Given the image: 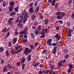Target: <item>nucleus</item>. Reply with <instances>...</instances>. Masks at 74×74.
Instances as JSON below:
<instances>
[{
	"instance_id": "4468645a",
	"label": "nucleus",
	"mask_w": 74,
	"mask_h": 74,
	"mask_svg": "<svg viewBox=\"0 0 74 74\" xmlns=\"http://www.w3.org/2000/svg\"><path fill=\"white\" fill-rule=\"evenodd\" d=\"M16 41H17V38H13L12 40V43L13 44H15L16 43Z\"/></svg>"
},
{
	"instance_id": "6e6552de",
	"label": "nucleus",
	"mask_w": 74,
	"mask_h": 74,
	"mask_svg": "<svg viewBox=\"0 0 74 74\" xmlns=\"http://www.w3.org/2000/svg\"><path fill=\"white\" fill-rule=\"evenodd\" d=\"M27 30H28V29L27 28H25L23 30V32H24V34H27Z\"/></svg>"
},
{
	"instance_id": "680f3d73",
	"label": "nucleus",
	"mask_w": 74,
	"mask_h": 74,
	"mask_svg": "<svg viewBox=\"0 0 74 74\" xmlns=\"http://www.w3.org/2000/svg\"><path fill=\"white\" fill-rule=\"evenodd\" d=\"M15 35H18V32H17V30L16 29H15Z\"/></svg>"
},
{
	"instance_id": "c85d7f7f",
	"label": "nucleus",
	"mask_w": 74,
	"mask_h": 74,
	"mask_svg": "<svg viewBox=\"0 0 74 74\" xmlns=\"http://www.w3.org/2000/svg\"><path fill=\"white\" fill-rule=\"evenodd\" d=\"M14 2L13 1V2H10V5L12 7H14Z\"/></svg>"
},
{
	"instance_id": "58836bf2",
	"label": "nucleus",
	"mask_w": 74,
	"mask_h": 74,
	"mask_svg": "<svg viewBox=\"0 0 74 74\" xmlns=\"http://www.w3.org/2000/svg\"><path fill=\"white\" fill-rule=\"evenodd\" d=\"M71 3H72V0H70L69 2H68V4L69 5H70Z\"/></svg>"
},
{
	"instance_id": "0e129e2a",
	"label": "nucleus",
	"mask_w": 74,
	"mask_h": 74,
	"mask_svg": "<svg viewBox=\"0 0 74 74\" xmlns=\"http://www.w3.org/2000/svg\"><path fill=\"white\" fill-rule=\"evenodd\" d=\"M64 52L65 53H67L68 52V49H65L64 50Z\"/></svg>"
},
{
	"instance_id": "a878e982",
	"label": "nucleus",
	"mask_w": 74,
	"mask_h": 74,
	"mask_svg": "<svg viewBox=\"0 0 74 74\" xmlns=\"http://www.w3.org/2000/svg\"><path fill=\"white\" fill-rule=\"evenodd\" d=\"M55 5V9H56V8H58V7L59 6V4L58 3H56Z\"/></svg>"
},
{
	"instance_id": "e433bc0d",
	"label": "nucleus",
	"mask_w": 74,
	"mask_h": 74,
	"mask_svg": "<svg viewBox=\"0 0 74 74\" xmlns=\"http://www.w3.org/2000/svg\"><path fill=\"white\" fill-rule=\"evenodd\" d=\"M37 3H38V1H36L35 2L34 5H35V6L36 7H37Z\"/></svg>"
},
{
	"instance_id": "e2e57ef3",
	"label": "nucleus",
	"mask_w": 74,
	"mask_h": 74,
	"mask_svg": "<svg viewBox=\"0 0 74 74\" xmlns=\"http://www.w3.org/2000/svg\"><path fill=\"white\" fill-rule=\"evenodd\" d=\"M9 21H14V18H9V19L8 20Z\"/></svg>"
},
{
	"instance_id": "393cba45",
	"label": "nucleus",
	"mask_w": 74,
	"mask_h": 74,
	"mask_svg": "<svg viewBox=\"0 0 74 74\" xmlns=\"http://www.w3.org/2000/svg\"><path fill=\"white\" fill-rule=\"evenodd\" d=\"M29 46L30 47V49H31L33 50V49H34V48H35V47H34V46L33 45H29Z\"/></svg>"
},
{
	"instance_id": "c03bdc74",
	"label": "nucleus",
	"mask_w": 74,
	"mask_h": 74,
	"mask_svg": "<svg viewBox=\"0 0 74 74\" xmlns=\"http://www.w3.org/2000/svg\"><path fill=\"white\" fill-rule=\"evenodd\" d=\"M28 6L30 7H33V3H30L29 5Z\"/></svg>"
},
{
	"instance_id": "a19ab883",
	"label": "nucleus",
	"mask_w": 74,
	"mask_h": 74,
	"mask_svg": "<svg viewBox=\"0 0 74 74\" xmlns=\"http://www.w3.org/2000/svg\"><path fill=\"white\" fill-rule=\"evenodd\" d=\"M15 12H12V13H10V15L12 16H14V15H15Z\"/></svg>"
},
{
	"instance_id": "de8ad7c7",
	"label": "nucleus",
	"mask_w": 74,
	"mask_h": 74,
	"mask_svg": "<svg viewBox=\"0 0 74 74\" xmlns=\"http://www.w3.org/2000/svg\"><path fill=\"white\" fill-rule=\"evenodd\" d=\"M67 36L69 37H71V32H69L67 35Z\"/></svg>"
},
{
	"instance_id": "bf43d9fd",
	"label": "nucleus",
	"mask_w": 74,
	"mask_h": 74,
	"mask_svg": "<svg viewBox=\"0 0 74 74\" xmlns=\"http://www.w3.org/2000/svg\"><path fill=\"white\" fill-rule=\"evenodd\" d=\"M53 47H55L56 46H57V43H54L53 44Z\"/></svg>"
},
{
	"instance_id": "2f4dec72",
	"label": "nucleus",
	"mask_w": 74,
	"mask_h": 74,
	"mask_svg": "<svg viewBox=\"0 0 74 74\" xmlns=\"http://www.w3.org/2000/svg\"><path fill=\"white\" fill-rule=\"evenodd\" d=\"M32 52V50L31 49H28V51L27 52V54L31 53V52Z\"/></svg>"
},
{
	"instance_id": "5701e85b",
	"label": "nucleus",
	"mask_w": 74,
	"mask_h": 74,
	"mask_svg": "<svg viewBox=\"0 0 74 74\" xmlns=\"http://www.w3.org/2000/svg\"><path fill=\"white\" fill-rule=\"evenodd\" d=\"M48 72H49V70H43V73L44 74H47H47L48 73Z\"/></svg>"
},
{
	"instance_id": "13d9d810",
	"label": "nucleus",
	"mask_w": 74,
	"mask_h": 74,
	"mask_svg": "<svg viewBox=\"0 0 74 74\" xmlns=\"http://www.w3.org/2000/svg\"><path fill=\"white\" fill-rule=\"evenodd\" d=\"M45 37V35H42L41 36L40 38H44Z\"/></svg>"
},
{
	"instance_id": "a211bd4d",
	"label": "nucleus",
	"mask_w": 74,
	"mask_h": 74,
	"mask_svg": "<svg viewBox=\"0 0 74 74\" xmlns=\"http://www.w3.org/2000/svg\"><path fill=\"white\" fill-rule=\"evenodd\" d=\"M55 3H56V0H53L51 3L52 6H55Z\"/></svg>"
},
{
	"instance_id": "b1692460",
	"label": "nucleus",
	"mask_w": 74,
	"mask_h": 74,
	"mask_svg": "<svg viewBox=\"0 0 74 74\" xmlns=\"http://www.w3.org/2000/svg\"><path fill=\"white\" fill-rule=\"evenodd\" d=\"M41 29V26L40 25H38L37 28L38 30V31H40Z\"/></svg>"
},
{
	"instance_id": "423d86ee",
	"label": "nucleus",
	"mask_w": 74,
	"mask_h": 74,
	"mask_svg": "<svg viewBox=\"0 0 74 74\" xmlns=\"http://www.w3.org/2000/svg\"><path fill=\"white\" fill-rule=\"evenodd\" d=\"M14 9V6H9L8 7L9 11H10V12H12Z\"/></svg>"
},
{
	"instance_id": "2eb2a0df",
	"label": "nucleus",
	"mask_w": 74,
	"mask_h": 74,
	"mask_svg": "<svg viewBox=\"0 0 74 74\" xmlns=\"http://www.w3.org/2000/svg\"><path fill=\"white\" fill-rule=\"evenodd\" d=\"M32 57V55H31V54L29 55L27 58V60L28 61V62H29L30 60H31V58Z\"/></svg>"
},
{
	"instance_id": "cd10ccee",
	"label": "nucleus",
	"mask_w": 74,
	"mask_h": 74,
	"mask_svg": "<svg viewBox=\"0 0 74 74\" xmlns=\"http://www.w3.org/2000/svg\"><path fill=\"white\" fill-rule=\"evenodd\" d=\"M25 64H23L21 65L22 69L23 70H25Z\"/></svg>"
},
{
	"instance_id": "7ed1b4c3",
	"label": "nucleus",
	"mask_w": 74,
	"mask_h": 74,
	"mask_svg": "<svg viewBox=\"0 0 74 74\" xmlns=\"http://www.w3.org/2000/svg\"><path fill=\"white\" fill-rule=\"evenodd\" d=\"M8 68L9 69H12L13 70H14L15 69V68L14 67H13L12 66L11 64H7V65Z\"/></svg>"
},
{
	"instance_id": "4be33fe9",
	"label": "nucleus",
	"mask_w": 74,
	"mask_h": 74,
	"mask_svg": "<svg viewBox=\"0 0 74 74\" xmlns=\"http://www.w3.org/2000/svg\"><path fill=\"white\" fill-rule=\"evenodd\" d=\"M25 61V58L23 57L21 61V64H22V63H24Z\"/></svg>"
},
{
	"instance_id": "f704fd0d",
	"label": "nucleus",
	"mask_w": 74,
	"mask_h": 74,
	"mask_svg": "<svg viewBox=\"0 0 74 74\" xmlns=\"http://www.w3.org/2000/svg\"><path fill=\"white\" fill-rule=\"evenodd\" d=\"M59 22L61 24H63V21H62L61 20L60 21L58 20V21H56V23H58V22Z\"/></svg>"
},
{
	"instance_id": "a18cd8bd",
	"label": "nucleus",
	"mask_w": 74,
	"mask_h": 74,
	"mask_svg": "<svg viewBox=\"0 0 74 74\" xmlns=\"http://www.w3.org/2000/svg\"><path fill=\"white\" fill-rule=\"evenodd\" d=\"M44 31L43 30H42L41 32L40 33L42 35H44L45 34V32H44Z\"/></svg>"
},
{
	"instance_id": "864d4df0",
	"label": "nucleus",
	"mask_w": 74,
	"mask_h": 74,
	"mask_svg": "<svg viewBox=\"0 0 74 74\" xmlns=\"http://www.w3.org/2000/svg\"><path fill=\"white\" fill-rule=\"evenodd\" d=\"M71 69L69 68L67 71V72L68 73H70L71 72Z\"/></svg>"
},
{
	"instance_id": "20e7f679",
	"label": "nucleus",
	"mask_w": 74,
	"mask_h": 74,
	"mask_svg": "<svg viewBox=\"0 0 74 74\" xmlns=\"http://www.w3.org/2000/svg\"><path fill=\"white\" fill-rule=\"evenodd\" d=\"M58 48V47L57 46H55L53 47V50L52 51V53L53 54H54V55L55 56V54L56 53V49H57V48Z\"/></svg>"
},
{
	"instance_id": "ea45409f",
	"label": "nucleus",
	"mask_w": 74,
	"mask_h": 74,
	"mask_svg": "<svg viewBox=\"0 0 74 74\" xmlns=\"http://www.w3.org/2000/svg\"><path fill=\"white\" fill-rule=\"evenodd\" d=\"M20 19H21V20H23V19H24L23 17V16H22V15L20 16Z\"/></svg>"
},
{
	"instance_id": "f3484780",
	"label": "nucleus",
	"mask_w": 74,
	"mask_h": 74,
	"mask_svg": "<svg viewBox=\"0 0 74 74\" xmlns=\"http://www.w3.org/2000/svg\"><path fill=\"white\" fill-rule=\"evenodd\" d=\"M52 39H49L47 41V44H49V43H51V42H52Z\"/></svg>"
},
{
	"instance_id": "774afa93",
	"label": "nucleus",
	"mask_w": 74,
	"mask_h": 74,
	"mask_svg": "<svg viewBox=\"0 0 74 74\" xmlns=\"http://www.w3.org/2000/svg\"><path fill=\"white\" fill-rule=\"evenodd\" d=\"M43 73V71H40L39 72V74H42Z\"/></svg>"
},
{
	"instance_id": "c756f323",
	"label": "nucleus",
	"mask_w": 74,
	"mask_h": 74,
	"mask_svg": "<svg viewBox=\"0 0 74 74\" xmlns=\"http://www.w3.org/2000/svg\"><path fill=\"white\" fill-rule=\"evenodd\" d=\"M30 35L31 37L32 38H34V34L33 33H30Z\"/></svg>"
},
{
	"instance_id": "8fccbe9b",
	"label": "nucleus",
	"mask_w": 74,
	"mask_h": 74,
	"mask_svg": "<svg viewBox=\"0 0 74 74\" xmlns=\"http://www.w3.org/2000/svg\"><path fill=\"white\" fill-rule=\"evenodd\" d=\"M27 42V39H25L23 40V42L24 43H26V42Z\"/></svg>"
},
{
	"instance_id": "72a5a7b5",
	"label": "nucleus",
	"mask_w": 74,
	"mask_h": 74,
	"mask_svg": "<svg viewBox=\"0 0 74 74\" xmlns=\"http://www.w3.org/2000/svg\"><path fill=\"white\" fill-rule=\"evenodd\" d=\"M10 32H8L7 33V35L6 36V38L10 36Z\"/></svg>"
},
{
	"instance_id": "0eeeda50",
	"label": "nucleus",
	"mask_w": 74,
	"mask_h": 74,
	"mask_svg": "<svg viewBox=\"0 0 74 74\" xmlns=\"http://www.w3.org/2000/svg\"><path fill=\"white\" fill-rule=\"evenodd\" d=\"M8 30H9V29H7V27H5L2 30L1 32H2V33H4V32L5 33L7 32H8Z\"/></svg>"
},
{
	"instance_id": "7c9ffc66",
	"label": "nucleus",
	"mask_w": 74,
	"mask_h": 74,
	"mask_svg": "<svg viewBox=\"0 0 74 74\" xmlns=\"http://www.w3.org/2000/svg\"><path fill=\"white\" fill-rule=\"evenodd\" d=\"M5 54L6 56H7V57H8V56H9V52H8V51H6L5 52Z\"/></svg>"
},
{
	"instance_id": "5fc2aeb1",
	"label": "nucleus",
	"mask_w": 74,
	"mask_h": 74,
	"mask_svg": "<svg viewBox=\"0 0 74 74\" xmlns=\"http://www.w3.org/2000/svg\"><path fill=\"white\" fill-rule=\"evenodd\" d=\"M56 30H59V26H57L56 27Z\"/></svg>"
},
{
	"instance_id": "1a4fd4ad",
	"label": "nucleus",
	"mask_w": 74,
	"mask_h": 74,
	"mask_svg": "<svg viewBox=\"0 0 74 74\" xmlns=\"http://www.w3.org/2000/svg\"><path fill=\"white\" fill-rule=\"evenodd\" d=\"M55 37L56 38H58V41H59V40H60V36H59V34H58L56 35L55 36Z\"/></svg>"
},
{
	"instance_id": "4d7b16f0",
	"label": "nucleus",
	"mask_w": 74,
	"mask_h": 74,
	"mask_svg": "<svg viewBox=\"0 0 74 74\" xmlns=\"http://www.w3.org/2000/svg\"><path fill=\"white\" fill-rule=\"evenodd\" d=\"M38 42L36 43L34 45L35 47H37V46L38 45Z\"/></svg>"
},
{
	"instance_id": "f8f14e48",
	"label": "nucleus",
	"mask_w": 74,
	"mask_h": 74,
	"mask_svg": "<svg viewBox=\"0 0 74 74\" xmlns=\"http://www.w3.org/2000/svg\"><path fill=\"white\" fill-rule=\"evenodd\" d=\"M34 11V10H33V7H32L29 9V12L31 13V14H32V13H33Z\"/></svg>"
},
{
	"instance_id": "9d476101",
	"label": "nucleus",
	"mask_w": 74,
	"mask_h": 74,
	"mask_svg": "<svg viewBox=\"0 0 74 74\" xmlns=\"http://www.w3.org/2000/svg\"><path fill=\"white\" fill-rule=\"evenodd\" d=\"M62 63H63V60H62L58 63L57 66L58 67H61L63 65V64H62Z\"/></svg>"
},
{
	"instance_id": "49530a36",
	"label": "nucleus",
	"mask_w": 74,
	"mask_h": 74,
	"mask_svg": "<svg viewBox=\"0 0 74 74\" xmlns=\"http://www.w3.org/2000/svg\"><path fill=\"white\" fill-rule=\"evenodd\" d=\"M56 44L58 46H60L61 45V42H58Z\"/></svg>"
},
{
	"instance_id": "ddd939ff",
	"label": "nucleus",
	"mask_w": 74,
	"mask_h": 74,
	"mask_svg": "<svg viewBox=\"0 0 74 74\" xmlns=\"http://www.w3.org/2000/svg\"><path fill=\"white\" fill-rule=\"evenodd\" d=\"M29 48H26L25 49V50L23 53V54H25V53H27L28 51H29Z\"/></svg>"
},
{
	"instance_id": "6ab92c4d",
	"label": "nucleus",
	"mask_w": 74,
	"mask_h": 74,
	"mask_svg": "<svg viewBox=\"0 0 74 74\" xmlns=\"http://www.w3.org/2000/svg\"><path fill=\"white\" fill-rule=\"evenodd\" d=\"M8 22L9 25H10L11 26H12V24H13V23L12 22V21L8 20Z\"/></svg>"
},
{
	"instance_id": "4c0bfd02",
	"label": "nucleus",
	"mask_w": 74,
	"mask_h": 74,
	"mask_svg": "<svg viewBox=\"0 0 74 74\" xmlns=\"http://www.w3.org/2000/svg\"><path fill=\"white\" fill-rule=\"evenodd\" d=\"M8 46L10 47L12 46V44H11V42L10 41H9L8 42Z\"/></svg>"
},
{
	"instance_id": "6e6d98bb",
	"label": "nucleus",
	"mask_w": 74,
	"mask_h": 74,
	"mask_svg": "<svg viewBox=\"0 0 74 74\" xmlns=\"http://www.w3.org/2000/svg\"><path fill=\"white\" fill-rule=\"evenodd\" d=\"M18 48L20 49H22V50H23V48H22V46L21 45H20L19 46V45Z\"/></svg>"
},
{
	"instance_id": "3c124183",
	"label": "nucleus",
	"mask_w": 74,
	"mask_h": 74,
	"mask_svg": "<svg viewBox=\"0 0 74 74\" xmlns=\"http://www.w3.org/2000/svg\"><path fill=\"white\" fill-rule=\"evenodd\" d=\"M24 36V35L23 34H22L19 35V37L20 38H22V37H23Z\"/></svg>"
},
{
	"instance_id": "412c9836",
	"label": "nucleus",
	"mask_w": 74,
	"mask_h": 74,
	"mask_svg": "<svg viewBox=\"0 0 74 74\" xmlns=\"http://www.w3.org/2000/svg\"><path fill=\"white\" fill-rule=\"evenodd\" d=\"M49 20H48L47 19H45L44 21V23L45 25H48V23Z\"/></svg>"
},
{
	"instance_id": "473e14b6",
	"label": "nucleus",
	"mask_w": 74,
	"mask_h": 74,
	"mask_svg": "<svg viewBox=\"0 0 74 74\" xmlns=\"http://www.w3.org/2000/svg\"><path fill=\"white\" fill-rule=\"evenodd\" d=\"M43 18H44V16L42 15H40V16L39 18L40 19H41V20H43Z\"/></svg>"
},
{
	"instance_id": "f257e3e1",
	"label": "nucleus",
	"mask_w": 74,
	"mask_h": 74,
	"mask_svg": "<svg viewBox=\"0 0 74 74\" xmlns=\"http://www.w3.org/2000/svg\"><path fill=\"white\" fill-rule=\"evenodd\" d=\"M65 12H62L59 11L57 12L56 13V15H58L56 16V18L58 19H62L63 16L65 15Z\"/></svg>"
},
{
	"instance_id": "bb28decb",
	"label": "nucleus",
	"mask_w": 74,
	"mask_h": 74,
	"mask_svg": "<svg viewBox=\"0 0 74 74\" xmlns=\"http://www.w3.org/2000/svg\"><path fill=\"white\" fill-rule=\"evenodd\" d=\"M40 8V6L38 5L36 8V13H37L39 11V8Z\"/></svg>"
},
{
	"instance_id": "aec40b11",
	"label": "nucleus",
	"mask_w": 74,
	"mask_h": 74,
	"mask_svg": "<svg viewBox=\"0 0 74 74\" xmlns=\"http://www.w3.org/2000/svg\"><path fill=\"white\" fill-rule=\"evenodd\" d=\"M40 64V63L38 62H36L35 64L34 65H33V66H34V67H37V66H38V65H39V64Z\"/></svg>"
},
{
	"instance_id": "79ce46f5",
	"label": "nucleus",
	"mask_w": 74,
	"mask_h": 74,
	"mask_svg": "<svg viewBox=\"0 0 74 74\" xmlns=\"http://www.w3.org/2000/svg\"><path fill=\"white\" fill-rule=\"evenodd\" d=\"M69 54H67L65 56V59H68V58H69Z\"/></svg>"
},
{
	"instance_id": "052dcab7",
	"label": "nucleus",
	"mask_w": 74,
	"mask_h": 74,
	"mask_svg": "<svg viewBox=\"0 0 74 74\" xmlns=\"http://www.w3.org/2000/svg\"><path fill=\"white\" fill-rule=\"evenodd\" d=\"M20 63H21L20 61H19L17 63L16 65L18 66H20Z\"/></svg>"
},
{
	"instance_id": "c9c22d12",
	"label": "nucleus",
	"mask_w": 74,
	"mask_h": 74,
	"mask_svg": "<svg viewBox=\"0 0 74 74\" xmlns=\"http://www.w3.org/2000/svg\"><path fill=\"white\" fill-rule=\"evenodd\" d=\"M47 52V50L44 49L42 52V54H44Z\"/></svg>"
},
{
	"instance_id": "37998d69",
	"label": "nucleus",
	"mask_w": 74,
	"mask_h": 74,
	"mask_svg": "<svg viewBox=\"0 0 74 74\" xmlns=\"http://www.w3.org/2000/svg\"><path fill=\"white\" fill-rule=\"evenodd\" d=\"M0 61H1V62H0L1 64H2L3 63H4V60H3V59H1Z\"/></svg>"
},
{
	"instance_id": "dca6fc26",
	"label": "nucleus",
	"mask_w": 74,
	"mask_h": 74,
	"mask_svg": "<svg viewBox=\"0 0 74 74\" xmlns=\"http://www.w3.org/2000/svg\"><path fill=\"white\" fill-rule=\"evenodd\" d=\"M68 66H69V69L72 70V69H73V65L70 63H68Z\"/></svg>"
},
{
	"instance_id": "69168bd1",
	"label": "nucleus",
	"mask_w": 74,
	"mask_h": 74,
	"mask_svg": "<svg viewBox=\"0 0 74 74\" xmlns=\"http://www.w3.org/2000/svg\"><path fill=\"white\" fill-rule=\"evenodd\" d=\"M42 30L43 31V32H47L48 31V29L46 28L44 29H43Z\"/></svg>"
},
{
	"instance_id": "09e8293b",
	"label": "nucleus",
	"mask_w": 74,
	"mask_h": 74,
	"mask_svg": "<svg viewBox=\"0 0 74 74\" xmlns=\"http://www.w3.org/2000/svg\"><path fill=\"white\" fill-rule=\"evenodd\" d=\"M19 17H17L16 20V21L15 22V23H18V22H19Z\"/></svg>"
},
{
	"instance_id": "338daca9",
	"label": "nucleus",
	"mask_w": 74,
	"mask_h": 74,
	"mask_svg": "<svg viewBox=\"0 0 74 74\" xmlns=\"http://www.w3.org/2000/svg\"><path fill=\"white\" fill-rule=\"evenodd\" d=\"M67 25L68 26H70V22H68L67 23Z\"/></svg>"
},
{
	"instance_id": "39448f33",
	"label": "nucleus",
	"mask_w": 74,
	"mask_h": 74,
	"mask_svg": "<svg viewBox=\"0 0 74 74\" xmlns=\"http://www.w3.org/2000/svg\"><path fill=\"white\" fill-rule=\"evenodd\" d=\"M8 69L7 68V66L6 65L5 66L3 69V72H5V71H6L7 72H8Z\"/></svg>"
},
{
	"instance_id": "9b49d317",
	"label": "nucleus",
	"mask_w": 74,
	"mask_h": 74,
	"mask_svg": "<svg viewBox=\"0 0 74 74\" xmlns=\"http://www.w3.org/2000/svg\"><path fill=\"white\" fill-rule=\"evenodd\" d=\"M36 19V14H35L34 13L32 16L31 19L33 21H34Z\"/></svg>"
},
{
	"instance_id": "603ef678",
	"label": "nucleus",
	"mask_w": 74,
	"mask_h": 74,
	"mask_svg": "<svg viewBox=\"0 0 74 74\" xmlns=\"http://www.w3.org/2000/svg\"><path fill=\"white\" fill-rule=\"evenodd\" d=\"M3 49H4V48H3V47L0 48V52H3Z\"/></svg>"
},
{
	"instance_id": "f03ea898",
	"label": "nucleus",
	"mask_w": 74,
	"mask_h": 74,
	"mask_svg": "<svg viewBox=\"0 0 74 74\" xmlns=\"http://www.w3.org/2000/svg\"><path fill=\"white\" fill-rule=\"evenodd\" d=\"M23 15L24 18L23 22L24 24H25V22H26L27 21V19L29 18V13H23Z\"/></svg>"
}]
</instances>
